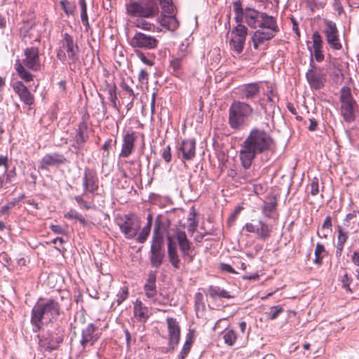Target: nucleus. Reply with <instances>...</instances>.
<instances>
[{
  "label": "nucleus",
  "mask_w": 359,
  "mask_h": 359,
  "mask_svg": "<svg viewBox=\"0 0 359 359\" xmlns=\"http://www.w3.org/2000/svg\"><path fill=\"white\" fill-rule=\"evenodd\" d=\"M134 25L135 27L145 31L152 30L155 27L154 25L142 19H138L134 22Z\"/></svg>",
  "instance_id": "nucleus-41"
},
{
  "label": "nucleus",
  "mask_w": 359,
  "mask_h": 359,
  "mask_svg": "<svg viewBox=\"0 0 359 359\" xmlns=\"http://www.w3.org/2000/svg\"><path fill=\"white\" fill-rule=\"evenodd\" d=\"M252 113L253 109L250 104L238 100L233 101L229 111L230 127L235 130L241 128Z\"/></svg>",
  "instance_id": "nucleus-5"
},
{
  "label": "nucleus",
  "mask_w": 359,
  "mask_h": 359,
  "mask_svg": "<svg viewBox=\"0 0 359 359\" xmlns=\"http://www.w3.org/2000/svg\"><path fill=\"white\" fill-rule=\"evenodd\" d=\"M158 40L154 36L137 32L130 40V45L135 48L153 50L158 47Z\"/></svg>",
  "instance_id": "nucleus-11"
},
{
  "label": "nucleus",
  "mask_w": 359,
  "mask_h": 359,
  "mask_svg": "<svg viewBox=\"0 0 359 359\" xmlns=\"http://www.w3.org/2000/svg\"><path fill=\"white\" fill-rule=\"evenodd\" d=\"M175 238L179 245L180 251L184 257L188 256L191 250V242L188 240L187 236L184 231H177Z\"/></svg>",
  "instance_id": "nucleus-28"
},
{
  "label": "nucleus",
  "mask_w": 359,
  "mask_h": 359,
  "mask_svg": "<svg viewBox=\"0 0 359 359\" xmlns=\"http://www.w3.org/2000/svg\"><path fill=\"white\" fill-rule=\"evenodd\" d=\"M190 217H189V231L194 232L196 230V228L197 226V223L195 222L194 217V213H190Z\"/></svg>",
  "instance_id": "nucleus-57"
},
{
  "label": "nucleus",
  "mask_w": 359,
  "mask_h": 359,
  "mask_svg": "<svg viewBox=\"0 0 359 359\" xmlns=\"http://www.w3.org/2000/svg\"><path fill=\"white\" fill-rule=\"evenodd\" d=\"M46 311V318L49 320L56 319L60 313V306L55 300L50 299L42 302Z\"/></svg>",
  "instance_id": "nucleus-29"
},
{
  "label": "nucleus",
  "mask_w": 359,
  "mask_h": 359,
  "mask_svg": "<svg viewBox=\"0 0 359 359\" xmlns=\"http://www.w3.org/2000/svg\"><path fill=\"white\" fill-rule=\"evenodd\" d=\"M39 346L42 351H51L57 348L59 344L62 341L61 337L55 338L50 333H46L38 335Z\"/></svg>",
  "instance_id": "nucleus-20"
},
{
  "label": "nucleus",
  "mask_w": 359,
  "mask_h": 359,
  "mask_svg": "<svg viewBox=\"0 0 359 359\" xmlns=\"http://www.w3.org/2000/svg\"><path fill=\"white\" fill-rule=\"evenodd\" d=\"M79 215H80L76 210H71L65 215V217L69 219H77Z\"/></svg>",
  "instance_id": "nucleus-59"
},
{
  "label": "nucleus",
  "mask_w": 359,
  "mask_h": 359,
  "mask_svg": "<svg viewBox=\"0 0 359 359\" xmlns=\"http://www.w3.org/2000/svg\"><path fill=\"white\" fill-rule=\"evenodd\" d=\"M341 114L346 122L351 123L355 118V111L357 103L354 100L351 89L348 87H343L340 95Z\"/></svg>",
  "instance_id": "nucleus-8"
},
{
  "label": "nucleus",
  "mask_w": 359,
  "mask_h": 359,
  "mask_svg": "<svg viewBox=\"0 0 359 359\" xmlns=\"http://www.w3.org/2000/svg\"><path fill=\"white\" fill-rule=\"evenodd\" d=\"M138 79L141 82L147 81L148 80L147 72L144 69H142L139 74Z\"/></svg>",
  "instance_id": "nucleus-64"
},
{
  "label": "nucleus",
  "mask_w": 359,
  "mask_h": 359,
  "mask_svg": "<svg viewBox=\"0 0 359 359\" xmlns=\"http://www.w3.org/2000/svg\"><path fill=\"white\" fill-rule=\"evenodd\" d=\"M325 252V247L321 243H317L315 249V259L313 262L317 264H320L322 262L323 257L321 254Z\"/></svg>",
  "instance_id": "nucleus-44"
},
{
  "label": "nucleus",
  "mask_w": 359,
  "mask_h": 359,
  "mask_svg": "<svg viewBox=\"0 0 359 359\" xmlns=\"http://www.w3.org/2000/svg\"><path fill=\"white\" fill-rule=\"evenodd\" d=\"M239 5L235 6V21L236 26L230 32L229 46L230 48L236 53L240 54L244 48L248 27L241 22V13Z\"/></svg>",
  "instance_id": "nucleus-4"
},
{
  "label": "nucleus",
  "mask_w": 359,
  "mask_h": 359,
  "mask_svg": "<svg viewBox=\"0 0 359 359\" xmlns=\"http://www.w3.org/2000/svg\"><path fill=\"white\" fill-rule=\"evenodd\" d=\"M178 150L179 158L182 161H191L196 156V140L194 139L182 140Z\"/></svg>",
  "instance_id": "nucleus-17"
},
{
  "label": "nucleus",
  "mask_w": 359,
  "mask_h": 359,
  "mask_svg": "<svg viewBox=\"0 0 359 359\" xmlns=\"http://www.w3.org/2000/svg\"><path fill=\"white\" fill-rule=\"evenodd\" d=\"M223 339L226 345L233 346L236 341L237 334L233 329H226L223 332Z\"/></svg>",
  "instance_id": "nucleus-37"
},
{
  "label": "nucleus",
  "mask_w": 359,
  "mask_h": 359,
  "mask_svg": "<svg viewBox=\"0 0 359 359\" xmlns=\"http://www.w3.org/2000/svg\"><path fill=\"white\" fill-rule=\"evenodd\" d=\"M136 136L135 133H127L123 135L121 151L119 156L127 158L134 150Z\"/></svg>",
  "instance_id": "nucleus-23"
},
{
  "label": "nucleus",
  "mask_w": 359,
  "mask_h": 359,
  "mask_svg": "<svg viewBox=\"0 0 359 359\" xmlns=\"http://www.w3.org/2000/svg\"><path fill=\"white\" fill-rule=\"evenodd\" d=\"M137 57L145 65L152 66L154 62L152 60L148 59L147 56L142 52L138 50L136 52Z\"/></svg>",
  "instance_id": "nucleus-54"
},
{
  "label": "nucleus",
  "mask_w": 359,
  "mask_h": 359,
  "mask_svg": "<svg viewBox=\"0 0 359 359\" xmlns=\"http://www.w3.org/2000/svg\"><path fill=\"white\" fill-rule=\"evenodd\" d=\"M166 323L168 330V344L174 349L180 341V327L178 321L173 318H167Z\"/></svg>",
  "instance_id": "nucleus-15"
},
{
  "label": "nucleus",
  "mask_w": 359,
  "mask_h": 359,
  "mask_svg": "<svg viewBox=\"0 0 359 359\" xmlns=\"http://www.w3.org/2000/svg\"><path fill=\"white\" fill-rule=\"evenodd\" d=\"M67 162L66 158L58 153H53L45 155L41 162L39 168L46 169L47 167L57 164H65Z\"/></svg>",
  "instance_id": "nucleus-25"
},
{
  "label": "nucleus",
  "mask_w": 359,
  "mask_h": 359,
  "mask_svg": "<svg viewBox=\"0 0 359 359\" xmlns=\"http://www.w3.org/2000/svg\"><path fill=\"white\" fill-rule=\"evenodd\" d=\"M60 4L67 15H73L76 10V6L67 1L66 0L61 1Z\"/></svg>",
  "instance_id": "nucleus-48"
},
{
  "label": "nucleus",
  "mask_w": 359,
  "mask_h": 359,
  "mask_svg": "<svg viewBox=\"0 0 359 359\" xmlns=\"http://www.w3.org/2000/svg\"><path fill=\"white\" fill-rule=\"evenodd\" d=\"M109 100L111 102L114 109L119 110V104L117 103L118 98L116 95V87L115 84L108 86Z\"/></svg>",
  "instance_id": "nucleus-38"
},
{
  "label": "nucleus",
  "mask_w": 359,
  "mask_h": 359,
  "mask_svg": "<svg viewBox=\"0 0 359 359\" xmlns=\"http://www.w3.org/2000/svg\"><path fill=\"white\" fill-rule=\"evenodd\" d=\"M351 282V278H350L347 273H346L341 280L342 286L344 288H345L348 291H351L350 288V283Z\"/></svg>",
  "instance_id": "nucleus-55"
},
{
  "label": "nucleus",
  "mask_w": 359,
  "mask_h": 359,
  "mask_svg": "<svg viewBox=\"0 0 359 359\" xmlns=\"http://www.w3.org/2000/svg\"><path fill=\"white\" fill-rule=\"evenodd\" d=\"M126 11L129 15L141 18H152L158 13V9L154 6L142 5L136 1L126 4Z\"/></svg>",
  "instance_id": "nucleus-12"
},
{
  "label": "nucleus",
  "mask_w": 359,
  "mask_h": 359,
  "mask_svg": "<svg viewBox=\"0 0 359 359\" xmlns=\"http://www.w3.org/2000/svg\"><path fill=\"white\" fill-rule=\"evenodd\" d=\"M242 210V207H237L233 213L229 217V219H228V222L229 224L232 223L234 222V220L236 219V217L238 216V215L240 213L241 210Z\"/></svg>",
  "instance_id": "nucleus-61"
},
{
  "label": "nucleus",
  "mask_w": 359,
  "mask_h": 359,
  "mask_svg": "<svg viewBox=\"0 0 359 359\" xmlns=\"http://www.w3.org/2000/svg\"><path fill=\"white\" fill-rule=\"evenodd\" d=\"M168 256L171 265L176 269H180V259L177 252V243L172 236L167 238Z\"/></svg>",
  "instance_id": "nucleus-22"
},
{
  "label": "nucleus",
  "mask_w": 359,
  "mask_h": 359,
  "mask_svg": "<svg viewBox=\"0 0 359 359\" xmlns=\"http://www.w3.org/2000/svg\"><path fill=\"white\" fill-rule=\"evenodd\" d=\"M120 231L127 239L134 238L141 228L140 218L135 214H127L116 218Z\"/></svg>",
  "instance_id": "nucleus-6"
},
{
  "label": "nucleus",
  "mask_w": 359,
  "mask_h": 359,
  "mask_svg": "<svg viewBox=\"0 0 359 359\" xmlns=\"http://www.w3.org/2000/svg\"><path fill=\"white\" fill-rule=\"evenodd\" d=\"M208 293L212 299L216 297L231 299L233 297V296L231 295L226 290L215 285H210L209 287Z\"/></svg>",
  "instance_id": "nucleus-35"
},
{
  "label": "nucleus",
  "mask_w": 359,
  "mask_h": 359,
  "mask_svg": "<svg viewBox=\"0 0 359 359\" xmlns=\"http://www.w3.org/2000/svg\"><path fill=\"white\" fill-rule=\"evenodd\" d=\"M277 207V200L276 198L272 196L268 198V201L264 202V205L262 207V211L264 215L267 218L273 217V212L276 210Z\"/></svg>",
  "instance_id": "nucleus-33"
},
{
  "label": "nucleus",
  "mask_w": 359,
  "mask_h": 359,
  "mask_svg": "<svg viewBox=\"0 0 359 359\" xmlns=\"http://www.w3.org/2000/svg\"><path fill=\"white\" fill-rule=\"evenodd\" d=\"M306 77L312 88L320 89L324 86L325 76L320 70L311 69L306 72Z\"/></svg>",
  "instance_id": "nucleus-21"
},
{
  "label": "nucleus",
  "mask_w": 359,
  "mask_h": 359,
  "mask_svg": "<svg viewBox=\"0 0 359 359\" xmlns=\"http://www.w3.org/2000/svg\"><path fill=\"white\" fill-rule=\"evenodd\" d=\"M160 4L165 12L169 14L173 13L174 9L171 0H160Z\"/></svg>",
  "instance_id": "nucleus-51"
},
{
  "label": "nucleus",
  "mask_w": 359,
  "mask_h": 359,
  "mask_svg": "<svg viewBox=\"0 0 359 359\" xmlns=\"http://www.w3.org/2000/svg\"><path fill=\"white\" fill-rule=\"evenodd\" d=\"M351 259L353 264L359 267V251H354Z\"/></svg>",
  "instance_id": "nucleus-63"
},
{
  "label": "nucleus",
  "mask_w": 359,
  "mask_h": 359,
  "mask_svg": "<svg viewBox=\"0 0 359 359\" xmlns=\"http://www.w3.org/2000/svg\"><path fill=\"white\" fill-rule=\"evenodd\" d=\"M266 95L267 96V100L270 102L271 106L274 105L278 100L276 90L271 86L270 87V89L267 90Z\"/></svg>",
  "instance_id": "nucleus-47"
},
{
  "label": "nucleus",
  "mask_w": 359,
  "mask_h": 359,
  "mask_svg": "<svg viewBox=\"0 0 359 359\" xmlns=\"http://www.w3.org/2000/svg\"><path fill=\"white\" fill-rule=\"evenodd\" d=\"M156 280V272L150 271L148 275L147 282L144 285L145 295L149 299H154L157 295Z\"/></svg>",
  "instance_id": "nucleus-26"
},
{
  "label": "nucleus",
  "mask_w": 359,
  "mask_h": 359,
  "mask_svg": "<svg viewBox=\"0 0 359 359\" xmlns=\"http://www.w3.org/2000/svg\"><path fill=\"white\" fill-rule=\"evenodd\" d=\"M182 66V60L181 57H174L170 64V67L172 69L173 72L176 74L180 73Z\"/></svg>",
  "instance_id": "nucleus-42"
},
{
  "label": "nucleus",
  "mask_w": 359,
  "mask_h": 359,
  "mask_svg": "<svg viewBox=\"0 0 359 359\" xmlns=\"http://www.w3.org/2000/svg\"><path fill=\"white\" fill-rule=\"evenodd\" d=\"M150 231H151V228H149V226H144L142 229L138 236L137 237L136 241L140 243H144L146 241V240L147 239V237L149 235Z\"/></svg>",
  "instance_id": "nucleus-45"
},
{
  "label": "nucleus",
  "mask_w": 359,
  "mask_h": 359,
  "mask_svg": "<svg viewBox=\"0 0 359 359\" xmlns=\"http://www.w3.org/2000/svg\"><path fill=\"white\" fill-rule=\"evenodd\" d=\"M273 144V140L267 132L252 129L241 145L239 158L243 167L250 168L255 158L271 150Z\"/></svg>",
  "instance_id": "nucleus-2"
},
{
  "label": "nucleus",
  "mask_w": 359,
  "mask_h": 359,
  "mask_svg": "<svg viewBox=\"0 0 359 359\" xmlns=\"http://www.w3.org/2000/svg\"><path fill=\"white\" fill-rule=\"evenodd\" d=\"M243 230H246L248 233H256L259 238L265 241L271 236L272 226L262 220H259L256 224L252 222L246 223L243 227Z\"/></svg>",
  "instance_id": "nucleus-13"
},
{
  "label": "nucleus",
  "mask_w": 359,
  "mask_h": 359,
  "mask_svg": "<svg viewBox=\"0 0 359 359\" xmlns=\"http://www.w3.org/2000/svg\"><path fill=\"white\" fill-rule=\"evenodd\" d=\"M50 229L54 233H58V234H65V230L60 225H54L52 224L50 226Z\"/></svg>",
  "instance_id": "nucleus-60"
},
{
  "label": "nucleus",
  "mask_w": 359,
  "mask_h": 359,
  "mask_svg": "<svg viewBox=\"0 0 359 359\" xmlns=\"http://www.w3.org/2000/svg\"><path fill=\"white\" fill-rule=\"evenodd\" d=\"M319 193V180L314 177L311 183V194L316 196Z\"/></svg>",
  "instance_id": "nucleus-53"
},
{
  "label": "nucleus",
  "mask_w": 359,
  "mask_h": 359,
  "mask_svg": "<svg viewBox=\"0 0 359 359\" xmlns=\"http://www.w3.org/2000/svg\"><path fill=\"white\" fill-rule=\"evenodd\" d=\"M133 309L134 316L140 321H145L148 318L147 308L143 306V304L140 300H136Z\"/></svg>",
  "instance_id": "nucleus-34"
},
{
  "label": "nucleus",
  "mask_w": 359,
  "mask_h": 359,
  "mask_svg": "<svg viewBox=\"0 0 359 359\" xmlns=\"http://www.w3.org/2000/svg\"><path fill=\"white\" fill-rule=\"evenodd\" d=\"M39 51L37 47H28L24 50V58L16 60L15 69L19 76L26 82L33 80L32 74L26 69L34 72L41 70Z\"/></svg>",
  "instance_id": "nucleus-3"
},
{
  "label": "nucleus",
  "mask_w": 359,
  "mask_h": 359,
  "mask_svg": "<svg viewBox=\"0 0 359 359\" xmlns=\"http://www.w3.org/2000/svg\"><path fill=\"white\" fill-rule=\"evenodd\" d=\"M99 338L100 333L98 332L97 327L93 323L88 324V326L82 330L81 333L80 344L83 350H84L88 344L93 346Z\"/></svg>",
  "instance_id": "nucleus-16"
},
{
  "label": "nucleus",
  "mask_w": 359,
  "mask_h": 359,
  "mask_svg": "<svg viewBox=\"0 0 359 359\" xmlns=\"http://www.w3.org/2000/svg\"><path fill=\"white\" fill-rule=\"evenodd\" d=\"M87 139L88 135H85L81 127H79L71 145L76 154H78L83 148Z\"/></svg>",
  "instance_id": "nucleus-30"
},
{
  "label": "nucleus",
  "mask_w": 359,
  "mask_h": 359,
  "mask_svg": "<svg viewBox=\"0 0 359 359\" xmlns=\"http://www.w3.org/2000/svg\"><path fill=\"white\" fill-rule=\"evenodd\" d=\"M83 187L84 189L83 194L87 192L95 194L97 191L98 179L94 171L90 170H85L83 177Z\"/></svg>",
  "instance_id": "nucleus-19"
},
{
  "label": "nucleus",
  "mask_w": 359,
  "mask_h": 359,
  "mask_svg": "<svg viewBox=\"0 0 359 359\" xmlns=\"http://www.w3.org/2000/svg\"><path fill=\"white\" fill-rule=\"evenodd\" d=\"M220 268L222 271H225L231 273H236L232 266L228 264L222 263L220 264Z\"/></svg>",
  "instance_id": "nucleus-62"
},
{
  "label": "nucleus",
  "mask_w": 359,
  "mask_h": 359,
  "mask_svg": "<svg viewBox=\"0 0 359 359\" xmlns=\"http://www.w3.org/2000/svg\"><path fill=\"white\" fill-rule=\"evenodd\" d=\"M19 202L20 199H13L6 205L1 206L0 208V214L8 215L9 213V210L14 208Z\"/></svg>",
  "instance_id": "nucleus-46"
},
{
  "label": "nucleus",
  "mask_w": 359,
  "mask_h": 359,
  "mask_svg": "<svg viewBox=\"0 0 359 359\" xmlns=\"http://www.w3.org/2000/svg\"><path fill=\"white\" fill-rule=\"evenodd\" d=\"M120 86L122 89L126 90L130 96H131L133 98L135 97L133 90L125 81H123L121 83Z\"/></svg>",
  "instance_id": "nucleus-58"
},
{
  "label": "nucleus",
  "mask_w": 359,
  "mask_h": 359,
  "mask_svg": "<svg viewBox=\"0 0 359 359\" xmlns=\"http://www.w3.org/2000/svg\"><path fill=\"white\" fill-rule=\"evenodd\" d=\"M203 293L198 292L195 294V309L198 311L200 309H204L205 304L203 301Z\"/></svg>",
  "instance_id": "nucleus-49"
},
{
  "label": "nucleus",
  "mask_w": 359,
  "mask_h": 359,
  "mask_svg": "<svg viewBox=\"0 0 359 359\" xmlns=\"http://www.w3.org/2000/svg\"><path fill=\"white\" fill-rule=\"evenodd\" d=\"M161 25L170 31L176 30L180 22L174 15H164L159 20Z\"/></svg>",
  "instance_id": "nucleus-31"
},
{
  "label": "nucleus",
  "mask_w": 359,
  "mask_h": 359,
  "mask_svg": "<svg viewBox=\"0 0 359 359\" xmlns=\"http://www.w3.org/2000/svg\"><path fill=\"white\" fill-rule=\"evenodd\" d=\"M13 88L15 93L19 95L21 101L25 104L32 105L34 103V96L21 81L14 83Z\"/></svg>",
  "instance_id": "nucleus-24"
},
{
  "label": "nucleus",
  "mask_w": 359,
  "mask_h": 359,
  "mask_svg": "<svg viewBox=\"0 0 359 359\" xmlns=\"http://www.w3.org/2000/svg\"><path fill=\"white\" fill-rule=\"evenodd\" d=\"M259 85L257 83H250L243 86L240 90L241 98L251 100L259 93Z\"/></svg>",
  "instance_id": "nucleus-27"
},
{
  "label": "nucleus",
  "mask_w": 359,
  "mask_h": 359,
  "mask_svg": "<svg viewBox=\"0 0 359 359\" xmlns=\"http://www.w3.org/2000/svg\"><path fill=\"white\" fill-rule=\"evenodd\" d=\"M79 3L81 7V20L83 24L86 27H89V22L87 15V6L86 0H79Z\"/></svg>",
  "instance_id": "nucleus-39"
},
{
  "label": "nucleus",
  "mask_w": 359,
  "mask_h": 359,
  "mask_svg": "<svg viewBox=\"0 0 359 359\" xmlns=\"http://www.w3.org/2000/svg\"><path fill=\"white\" fill-rule=\"evenodd\" d=\"M46 318V311L42 302H37L32 310L31 323L33 332H37L42 327V320Z\"/></svg>",
  "instance_id": "nucleus-18"
},
{
  "label": "nucleus",
  "mask_w": 359,
  "mask_h": 359,
  "mask_svg": "<svg viewBox=\"0 0 359 359\" xmlns=\"http://www.w3.org/2000/svg\"><path fill=\"white\" fill-rule=\"evenodd\" d=\"M194 331L190 330L189 333L187 334L186 341L184 344L182 349L178 355V359H184L186 358V356L190 351L192 344L194 343Z\"/></svg>",
  "instance_id": "nucleus-36"
},
{
  "label": "nucleus",
  "mask_w": 359,
  "mask_h": 359,
  "mask_svg": "<svg viewBox=\"0 0 359 359\" xmlns=\"http://www.w3.org/2000/svg\"><path fill=\"white\" fill-rule=\"evenodd\" d=\"M337 253L341 254L344 246L348 238V232L341 226H337Z\"/></svg>",
  "instance_id": "nucleus-32"
},
{
  "label": "nucleus",
  "mask_w": 359,
  "mask_h": 359,
  "mask_svg": "<svg viewBox=\"0 0 359 359\" xmlns=\"http://www.w3.org/2000/svg\"><path fill=\"white\" fill-rule=\"evenodd\" d=\"M61 43L57 54V58L64 62L68 57L72 62H75L78 60L79 47L73 37L65 33Z\"/></svg>",
  "instance_id": "nucleus-9"
},
{
  "label": "nucleus",
  "mask_w": 359,
  "mask_h": 359,
  "mask_svg": "<svg viewBox=\"0 0 359 359\" xmlns=\"http://www.w3.org/2000/svg\"><path fill=\"white\" fill-rule=\"evenodd\" d=\"M236 5H239L238 7L241 8L242 23L245 22L250 28L253 29L259 27L254 32L252 39L255 49H258L260 45L273 38L278 32V27L273 17L250 7L243 9L239 0L233 3L234 11Z\"/></svg>",
  "instance_id": "nucleus-1"
},
{
  "label": "nucleus",
  "mask_w": 359,
  "mask_h": 359,
  "mask_svg": "<svg viewBox=\"0 0 359 359\" xmlns=\"http://www.w3.org/2000/svg\"><path fill=\"white\" fill-rule=\"evenodd\" d=\"M150 262L154 268H159L165 258L163 249V238L159 227H155L152 236V241L150 248Z\"/></svg>",
  "instance_id": "nucleus-7"
},
{
  "label": "nucleus",
  "mask_w": 359,
  "mask_h": 359,
  "mask_svg": "<svg viewBox=\"0 0 359 359\" xmlns=\"http://www.w3.org/2000/svg\"><path fill=\"white\" fill-rule=\"evenodd\" d=\"M323 22L325 27L323 28V33L325 35L327 43L332 50H341L342 48V44L336 23L327 19H325Z\"/></svg>",
  "instance_id": "nucleus-10"
},
{
  "label": "nucleus",
  "mask_w": 359,
  "mask_h": 359,
  "mask_svg": "<svg viewBox=\"0 0 359 359\" xmlns=\"http://www.w3.org/2000/svg\"><path fill=\"white\" fill-rule=\"evenodd\" d=\"M312 39V46H309V41H307L308 50L310 52L311 56L314 57L315 60L318 62H320L324 60V55H323V40L320 34V33L317 31L314 32L311 36Z\"/></svg>",
  "instance_id": "nucleus-14"
},
{
  "label": "nucleus",
  "mask_w": 359,
  "mask_h": 359,
  "mask_svg": "<svg viewBox=\"0 0 359 359\" xmlns=\"http://www.w3.org/2000/svg\"><path fill=\"white\" fill-rule=\"evenodd\" d=\"M283 311V309L281 306H273L271 307V311L269 313V318L271 320L276 319L278 316Z\"/></svg>",
  "instance_id": "nucleus-50"
},
{
  "label": "nucleus",
  "mask_w": 359,
  "mask_h": 359,
  "mask_svg": "<svg viewBox=\"0 0 359 359\" xmlns=\"http://www.w3.org/2000/svg\"><path fill=\"white\" fill-rule=\"evenodd\" d=\"M74 200L79 204L82 208H83L86 210L90 209V206L89 204L83 200V197L81 196H74Z\"/></svg>",
  "instance_id": "nucleus-56"
},
{
  "label": "nucleus",
  "mask_w": 359,
  "mask_h": 359,
  "mask_svg": "<svg viewBox=\"0 0 359 359\" xmlns=\"http://www.w3.org/2000/svg\"><path fill=\"white\" fill-rule=\"evenodd\" d=\"M161 156L166 163H170L171 161L172 154L170 145H167L163 148Z\"/></svg>",
  "instance_id": "nucleus-52"
},
{
  "label": "nucleus",
  "mask_w": 359,
  "mask_h": 359,
  "mask_svg": "<svg viewBox=\"0 0 359 359\" xmlns=\"http://www.w3.org/2000/svg\"><path fill=\"white\" fill-rule=\"evenodd\" d=\"M6 176H0V189L4 187V184H9L11 182L12 178L15 176V168L11 170L8 172H6Z\"/></svg>",
  "instance_id": "nucleus-43"
},
{
  "label": "nucleus",
  "mask_w": 359,
  "mask_h": 359,
  "mask_svg": "<svg viewBox=\"0 0 359 359\" xmlns=\"http://www.w3.org/2000/svg\"><path fill=\"white\" fill-rule=\"evenodd\" d=\"M128 297V288L127 286H123L116 294L115 302L119 306Z\"/></svg>",
  "instance_id": "nucleus-40"
}]
</instances>
